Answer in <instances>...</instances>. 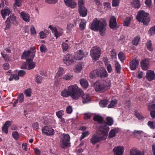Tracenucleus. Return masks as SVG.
<instances>
[{"label": "nucleus", "instance_id": "obj_15", "mask_svg": "<svg viewBox=\"0 0 155 155\" xmlns=\"http://www.w3.org/2000/svg\"><path fill=\"white\" fill-rule=\"evenodd\" d=\"M74 57L77 60H81L85 57L84 53L82 50H79L75 53Z\"/></svg>", "mask_w": 155, "mask_h": 155}, {"label": "nucleus", "instance_id": "obj_22", "mask_svg": "<svg viewBox=\"0 0 155 155\" xmlns=\"http://www.w3.org/2000/svg\"><path fill=\"white\" fill-rule=\"evenodd\" d=\"M49 28H50L52 33L54 34L55 36L56 37V38H57L58 37L62 35L63 34L62 32L61 31L58 32L57 31L56 28L53 27L51 25H50L49 26Z\"/></svg>", "mask_w": 155, "mask_h": 155}, {"label": "nucleus", "instance_id": "obj_12", "mask_svg": "<svg viewBox=\"0 0 155 155\" xmlns=\"http://www.w3.org/2000/svg\"><path fill=\"white\" fill-rule=\"evenodd\" d=\"M42 133L43 134L47 136H51L54 134V130L51 127L48 126H45L42 129Z\"/></svg>", "mask_w": 155, "mask_h": 155}, {"label": "nucleus", "instance_id": "obj_25", "mask_svg": "<svg viewBox=\"0 0 155 155\" xmlns=\"http://www.w3.org/2000/svg\"><path fill=\"white\" fill-rule=\"evenodd\" d=\"M130 155H143L144 153L137 150L136 148L134 147L131 148L130 151Z\"/></svg>", "mask_w": 155, "mask_h": 155}, {"label": "nucleus", "instance_id": "obj_30", "mask_svg": "<svg viewBox=\"0 0 155 155\" xmlns=\"http://www.w3.org/2000/svg\"><path fill=\"white\" fill-rule=\"evenodd\" d=\"M87 22L84 19L81 20V22L79 25V28L80 30L83 31L85 28Z\"/></svg>", "mask_w": 155, "mask_h": 155}, {"label": "nucleus", "instance_id": "obj_35", "mask_svg": "<svg viewBox=\"0 0 155 155\" xmlns=\"http://www.w3.org/2000/svg\"><path fill=\"white\" fill-rule=\"evenodd\" d=\"M140 39V37L139 36H137L134 37L132 41V44L135 46H137L139 43Z\"/></svg>", "mask_w": 155, "mask_h": 155}, {"label": "nucleus", "instance_id": "obj_60", "mask_svg": "<svg viewBox=\"0 0 155 155\" xmlns=\"http://www.w3.org/2000/svg\"><path fill=\"white\" fill-rule=\"evenodd\" d=\"M1 55L2 57L4 58L5 61H9V58H8V56L6 54H5L3 52L1 53Z\"/></svg>", "mask_w": 155, "mask_h": 155}, {"label": "nucleus", "instance_id": "obj_62", "mask_svg": "<svg viewBox=\"0 0 155 155\" xmlns=\"http://www.w3.org/2000/svg\"><path fill=\"white\" fill-rule=\"evenodd\" d=\"M39 34L40 38L41 39H44L46 37V34L43 31H40Z\"/></svg>", "mask_w": 155, "mask_h": 155}, {"label": "nucleus", "instance_id": "obj_54", "mask_svg": "<svg viewBox=\"0 0 155 155\" xmlns=\"http://www.w3.org/2000/svg\"><path fill=\"white\" fill-rule=\"evenodd\" d=\"M154 124V123L153 121H149L148 122L147 125L151 129H155V126Z\"/></svg>", "mask_w": 155, "mask_h": 155}, {"label": "nucleus", "instance_id": "obj_17", "mask_svg": "<svg viewBox=\"0 0 155 155\" xmlns=\"http://www.w3.org/2000/svg\"><path fill=\"white\" fill-rule=\"evenodd\" d=\"M81 96L82 99V103L83 104L89 103L91 100V97L89 94H84L83 91V93L80 96Z\"/></svg>", "mask_w": 155, "mask_h": 155}, {"label": "nucleus", "instance_id": "obj_61", "mask_svg": "<svg viewBox=\"0 0 155 155\" xmlns=\"http://www.w3.org/2000/svg\"><path fill=\"white\" fill-rule=\"evenodd\" d=\"M84 2L83 0H78V8L84 6Z\"/></svg>", "mask_w": 155, "mask_h": 155}, {"label": "nucleus", "instance_id": "obj_21", "mask_svg": "<svg viewBox=\"0 0 155 155\" xmlns=\"http://www.w3.org/2000/svg\"><path fill=\"white\" fill-rule=\"evenodd\" d=\"M138 60L133 59L130 63V67L131 70H135L139 65Z\"/></svg>", "mask_w": 155, "mask_h": 155}, {"label": "nucleus", "instance_id": "obj_57", "mask_svg": "<svg viewBox=\"0 0 155 155\" xmlns=\"http://www.w3.org/2000/svg\"><path fill=\"white\" fill-rule=\"evenodd\" d=\"M76 71L77 72H80L82 69V66L80 64H78L75 68Z\"/></svg>", "mask_w": 155, "mask_h": 155}, {"label": "nucleus", "instance_id": "obj_53", "mask_svg": "<svg viewBox=\"0 0 155 155\" xmlns=\"http://www.w3.org/2000/svg\"><path fill=\"white\" fill-rule=\"evenodd\" d=\"M25 93L26 97H30L31 96V91L30 88H28L25 90Z\"/></svg>", "mask_w": 155, "mask_h": 155}, {"label": "nucleus", "instance_id": "obj_6", "mask_svg": "<svg viewBox=\"0 0 155 155\" xmlns=\"http://www.w3.org/2000/svg\"><path fill=\"white\" fill-rule=\"evenodd\" d=\"M70 137L68 134H63L60 140V145L62 148H65L70 145Z\"/></svg>", "mask_w": 155, "mask_h": 155}, {"label": "nucleus", "instance_id": "obj_20", "mask_svg": "<svg viewBox=\"0 0 155 155\" xmlns=\"http://www.w3.org/2000/svg\"><path fill=\"white\" fill-rule=\"evenodd\" d=\"M20 15L21 18L24 21L27 22H29L30 21V16L29 14L23 12L20 13Z\"/></svg>", "mask_w": 155, "mask_h": 155}, {"label": "nucleus", "instance_id": "obj_45", "mask_svg": "<svg viewBox=\"0 0 155 155\" xmlns=\"http://www.w3.org/2000/svg\"><path fill=\"white\" fill-rule=\"evenodd\" d=\"M117 101L116 100H112L108 106V108H112L115 107V104L117 103Z\"/></svg>", "mask_w": 155, "mask_h": 155}, {"label": "nucleus", "instance_id": "obj_11", "mask_svg": "<svg viewBox=\"0 0 155 155\" xmlns=\"http://www.w3.org/2000/svg\"><path fill=\"white\" fill-rule=\"evenodd\" d=\"M94 73L97 76L101 78H106L108 76L106 70L104 68L97 69L94 71Z\"/></svg>", "mask_w": 155, "mask_h": 155}, {"label": "nucleus", "instance_id": "obj_64", "mask_svg": "<svg viewBox=\"0 0 155 155\" xmlns=\"http://www.w3.org/2000/svg\"><path fill=\"white\" fill-rule=\"evenodd\" d=\"M107 69L109 73H110L112 71L111 65L110 64H107Z\"/></svg>", "mask_w": 155, "mask_h": 155}, {"label": "nucleus", "instance_id": "obj_7", "mask_svg": "<svg viewBox=\"0 0 155 155\" xmlns=\"http://www.w3.org/2000/svg\"><path fill=\"white\" fill-rule=\"evenodd\" d=\"M101 54V49L99 47H93L90 51V55L92 59L95 61L100 58Z\"/></svg>", "mask_w": 155, "mask_h": 155}, {"label": "nucleus", "instance_id": "obj_55", "mask_svg": "<svg viewBox=\"0 0 155 155\" xmlns=\"http://www.w3.org/2000/svg\"><path fill=\"white\" fill-rule=\"evenodd\" d=\"M89 134V132L88 131H86L83 132L81 137V139H83L86 137Z\"/></svg>", "mask_w": 155, "mask_h": 155}, {"label": "nucleus", "instance_id": "obj_8", "mask_svg": "<svg viewBox=\"0 0 155 155\" xmlns=\"http://www.w3.org/2000/svg\"><path fill=\"white\" fill-rule=\"evenodd\" d=\"M17 23L16 17L13 14H11L9 17L7 18L5 21L6 27L5 30L8 29L11 26V23L15 25Z\"/></svg>", "mask_w": 155, "mask_h": 155}, {"label": "nucleus", "instance_id": "obj_2", "mask_svg": "<svg viewBox=\"0 0 155 155\" xmlns=\"http://www.w3.org/2000/svg\"><path fill=\"white\" fill-rule=\"evenodd\" d=\"M109 128L107 125L100 126L97 132V135H93L90 139V142L93 145L99 142L100 141L105 140L109 130Z\"/></svg>", "mask_w": 155, "mask_h": 155}, {"label": "nucleus", "instance_id": "obj_13", "mask_svg": "<svg viewBox=\"0 0 155 155\" xmlns=\"http://www.w3.org/2000/svg\"><path fill=\"white\" fill-rule=\"evenodd\" d=\"M109 25L110 28L113 30H117L118 27L117 25L116 18L113 16L111 17L109 22Z\"/></svg>", "mask_w": 155, "mask_h": 155}, {"label": "nucleus", "instance_id": "obj_52", "mask_svg": "<svg viewBox=\"0 0 155 155\" xmlns=\"http://www.w3.org/2000/svg\"><path fill=\"white\" fill-rule=\"evenodd\" d=\"M56 115L59 118H62V116L64 114V111L62 110L59 111L56 113Z\"/></svg>", "mask_w": 155, "mask_h": 155}, {"label": "nucleus", "instance_id": "obj_41", "mask_svg": "<svg viewBox=\"0 0 155 155\" xmlns=\"http://www.w3.org/2000/svg\"><path fill=\"white\" fill-rule=\"evenodd\" d=\"M107 104V100H102L99 102L100 105L101 107H106Z\"/></svg>", "mask_w": 155, "mask_h": 155}, {"label": "nucleus", "instance_id": "obj_4", "mask_svg": "<svg viewBox=\"0 0 155 155\" xmlns=\"http://www.w3.org/2000/svg\"><path fill=\"white\" fill-rule=\"evenodd\" d=\"M110 83L109 81L107 82L97 81L94 84V87L95 90L100 93L104 92L109 89Z\"/></svg>", "mask_w": 155, "mask_h": 155}, {"label": "nucleus", "instance_id": "obj_28", "mask_svg": "<svg viewBox=\"0 0 155 155\" xmlns=\"http://www.w3.org/2000/svg\"><path fill=\"white\" fill-rule=\"evenodd\" d=\"M118 132V130L116 129H112L110 131L109 134L108 138H111L114 137L116 135V133Z\"/></svg>", "mask_w": 155, "mask_h": 155}, {"label": "nucleus", "instance_id": "obj_56", "mask_svg": "<svg viewBox=\"0 0 155 155\" xmlns=\"http://www.w3.org/2000/svg\"><path fill=\"white\" fill-rule=\"evenodd\" d=\"M62 48L63 51H66L68 48V45L65 42H63L62 44Z\"/></svg>", "mask_w": 155, "mask_h": 155}, {"label": "nucleus", "instance_id": "obj_3", "mask_svg": "<svg viewBox=\"0 0 155 155\" xmlns=\"http://www.w3.org/2000/svg\"><path fill=\"white\" fill-rule=\"evenodd\" d=\"M107 25L105 20L95 18L91 24L90 28L92 31H99L100 35L104 36L105 35Z\"/></svg>", "mask_w": 155, "mask_h": 155}, {"label": "nucleus", "instance_id": "obj_37", "mask_svg": "<svg viewBox=\"0 0 155 155\" xmlns=\"http://www.w3.org/2000/svg\"><path fill=\"white\" fill-rule=\"evenodd\" d=\"M28 69H34L35 66L36 64L34 62L32 61L27 62Z\"/></svg>", "mask_w": 155, "mask_h": 155}, {"label": "nucleus", "instance_id": "obj_32", "mask_svg": "<svg viewBox=\"0 0 155 155\" xmlns=\"http://www.w3.org/2000/svg\"><path fill=\"white\" fill-rule=\"evenodd\" d=\"M93 120L95 121H96L99 123H101L103 120V118L102 117L99 115H97L94 117Z\"/></svg>", "mask_w": 155, "mask_h": 155}, {"label": "nucleus", "instance_id": "obj_5", "mask_svg": "<svg viewBox=\"0 0 155 155\" xmlns=\"http://www.w3.org/2000/svg\"><path fill=\"white\" fill-rule=\"evenodd\" d=\"M148 14L143 11H139L136 17V19L139 22L141 21L144 25H147L150 20Z\"/></svg>", "mask_w": 155, "mask_h": 155}, {"label": "nucleus", "instance_id": "obj_9", "mask_svg": "<svg viewBox=\"0 0 155 155\" xmlns=\"http://www.w3.org/2000/svg\"><path fill=\"white\" fill-rule=\"evenodd\" d=\"M35 56V51L31 52L28 50L26 51H24L21 57L22 59L28 58L26 60L27 62L32 61Z\"/></svg>", "mask_w": 155, "mask_h": 155}, {"label": "nucleus", "instance_id": "obj_36", "mask_svg": "<svg viewBox=\"0 0 155 155\" xmlns=\"http://www.w3.org/2000/svg\"><path fill=\"white\" fill-rule=\"evenodd\" d=\"M134 114L137 118L139 120H144V117L140 113L138 112L137 110H135Z\"/></svg>", "mask_w": 155, "mask_h": 155}, {"label": "nucleus", "instance_id": "obj_29", "mask_svg": "<svg viewBox=\"0 0 155 155\" xmlns=\"http://www.w3.org/2000/svg\"><path fill=\"white\" fill-rule=\"evenodd\" d=\"M131 4L133 7L135 8H139L141 6L139 0H133Z\"/></svg>", "mask_w": 155, "mask_h": 155}, {"label": "nucleus", "instance_id": "obj_10", "mask_svg": "<svg viewBox=\"0 0 155 155\" xmlns=\"http://www.w3.org/2000/svg\"><path fill=\"white\" fill-rule=\"evenodd\" d=\"M74 60L75 58L73 55L67 54L64 57L63 61L66 65H69L74 62Z\"/></svg>", "mask_w": 155, "mask_h": 155}, {"label": "nucleus", "instance_id": "obj_23", "mask_svg": "<svg viewBox=\"0 0 155 155\" xmlns=\"http://www.w3.org/2000/svg\"><path fill=\"white\" fill-rule=\"evenodd\" d=\"M87 9L84 6L78 8V12L81 16L86 17L87 14Z\"/></svg>", "mask_w": 155, "mask_h": 155}, {"label": "nucleus", "instance_id": "obj_58", "mask_svg": "<svg viewBox=\"0 0 155 155\" xmlns=\"http://www.w3.org/2000/svg\"><path fill=\"white\" fill-rule=\"evenodd\" d=\"M72 108L71 106H68L66 109V112L68 114H71L72 112Z\"/></svg>", "mask_w": 155, "mask_h": 155}, {"label": "nucleus", "instance_id": "obj_40", "mask_svg": "<svg viewBox=\"0 0 155 155\" xmlns=\"http://www.w3.org/2000/svg\"><path fill=\"white\" fill-rule=\"evenodd\" d=\"M19 79V78L18 75L16 74H11L9 79V81H11L13 80H18Z\"/></svg>", "mask_w": 155, "mask_h": 155}, {"label": "nucleus", "instance_id": "obj_49", "mask_svg": "<svg viewBox=\"0 0 155 155\" xmlns=\"http://www.w3.org/2000/svg\"><path fill=\"white\" fill-rule=\"evenodd\" d=\"M17 99L19 103H22L24 100V96L23 94L22 93L20 94L18 97Z\"/></svg>", "mask_w": 155, "mask_h": 155}, {"label": "nucleus", "instance_id": "obj_63", "mask_svg": "<svg viewBox=\"0 0 155 155\" xmlns=\"http://www.w3.org/2000/svg\"><path fill=\"white\" fill-rule=\"evenodd\" d=\"M125 37L124 36L121 35L118 40V42L121 43H124L125 40Z\"/></svg>", "mask_w": 155, "mask_h": 155}, {"label": "nucleus", "instance_id": "obj_14", "mask_svg": "<svg viewBox=\"0 0 155 155\" xmlns=\"http://www.w3.org/2000/svg\"><path fill=\"white\" fill-rule=\"evenodd\" d=\"M124 149L123 146H119L115 147L113 149V151L114 152V155H122Z\"/></svg>", "mask_w": 155, "mask_h": 155}, {"label": "nucleus", "instance_id": "obj_39", "mask_svg": "<svg viewBox=\"0 0 155 155\" xmlns=\"http://www.w3.org/2000/svg\"><path fill=\"white\" fill-rule=\"evenodd\" d=\"M130 21L131 18L130 17H127L124 21L123 25L124 26H128L130 24Z\"/></svg>", "mask_w": 155, "mask_h": 155}, {"label": "nucleus", "instance_id": "obj_26", "mask_svg": "<svg viewBox=\"0 0 155 155\" xmlns=\"http://www.w3.org/2000/svg\"><path fill=\"white\" fill-rule=\"evenodd\" d=\"M140 64L142 69L146 70L148 69L149 62L147 59H145L142 60Z\"/></svg>", "mask_w": 155, "mask_h": 155}, {"label": "nucleus", "instance_id": "obj_19", "mask_svg": "<svg viewBox=\"0 0 155 155\" xmlns=\"http://www.w3.org/2000/svg\"><path fill=\"white\" fill-rule=\"evenodd\" d=\"M66 5L71 8H73L75 7L77 3L74 0H64Z\"/></svg>", "mask_w": 155, "mask_h": 155}, {"label": "nucleus", "instance_id": "obj_47", "mask_svg": "<svg viewBox=\"0 0 155 155\" xmlns=\"http://www.w3.org/2000/svg\"><path fill=\"white\" fill-rule=\"evenodd\" d=\"M40 49L41 53H45L48 51L46 46L44 44H42L40 47Z\"/></svg>", "mask_w": 155, "mask_h": 155}, {"label": "nucleus", "instance_id": "obj_50", "mask_svg": "<svg viewBox=\"0 0 155 155\" xmlns=\"http://www.w3.org/2000/svg\"><path fill=\"white\" fill-rule=\"evenodd\" d=\"M42 77L41 76L37 74L36 75V81L38 84H41L42 80Z\"/></svg>", "mask_w": 155, "mask_h": 155}, {"label": "nucleus", "instance_id": "obj_34", "mask_svg": "<svg viewBox=\"0 0 155 155\" xmlns=\"http://www.w3.org/2000/svg\"><path fill=\"white\" fill-rule=\"evenodd\" d=\"M106 125L108 127L107 125L109 126H111L114 123L113 119L112 118L110 117H107L106 118Z\"/></svg>", "mask_w": 155, "mask_h": 155}, {"label": "nucleus", "instance_id": "obj_1", "mask_svg": "<svg viewBox=\"0 0 155 155\" xmlns=\"http://www.w3.org/2000/svg\"><path fill=\"white\" fill-rule=\"evenodd\" d=\"M83 93V91L74 84L69 86L68 89H64L61 92V95L64 97L71 96L74 100H77Z\"/></svg>", "mask_w": 155, "mask_h": 155}, {"label": "nucleus", "instance_id": "obj_42", "mask_svg": "<svg viewBox=\"0 0 155 155\" xmlns=\"http://www.w3.org/2000/svg\"><path fill=\"white\" fill-rule=\"evenodd\" d=\"M64 73V70L63 68L60 67L57 72V75L58 77H61Z\"/></svg>", "mask_w": 155, "mask_h": 155}, {"label": "nucleus", "instance_id": "obj_44", "mask_svg": "<svg viewBox=\"0 0 155 155\" xmlns=\"http://www.w3.org/2000/svg\"><path fill=\"white\" fill-rule=\"evenodd\" d=\"M73 75L69 73L65 74L62 78L65 80H70L72 78Z\"/></svg>", "mask_w": 155, "mask_h": 155}, {"label": "nucleus", "instance_id": "obj_33", "mask_svg": "<svg viewBox=\"0 0 155 155\" xmlns=\"http://www.w3.org/2000/svg\"><path fill=\"white\" fill-rule=\"evenodd\" d=\"M147 49L150 51H153V48L152 47V43L151 40H148L146 44Z\"/></svg>", "mask_w": 155, "mask_h": 155}, {"label": "nucleus", "instance_id": "obj_16", "mask_svg": "<svg viewBox=\"0 0 155 155\" xmlns=\"http://www.w3.org/2000/svg\"><path fill=\"white\" fill-rule=\"evenodd\" d=\"M11 11L8 8L5 7V8L1 11V13L4 20H5L7 16L11 13Z\"/></svg>", "mask_w": 155, "mask_h": 155}, {"label": "nucleus", "instance_id": "obj_46", "mask_svg": "<svg viewBox=\"0 0 155 155\" xmlns=\"http://www.w3.org/2000/svg\"><path fill=\"white\" fill-rule=\"evenodd\" d=\"M13 137L15 140H18L19 137V135L18 132L16 131H14L12 134Z\"/></svg>", "mask_w": 155, "mask_h": 155}, {"label": "nucleus", "instance_id": "obj_27", "mask_svg": "<svg viewBox=\"0 0 155 155\" xmlns=\"http://www.w3.org/2000/svg\"><path fill=\"white\" fill-rule=\"evenodd\" d=\"M80 84L82 87L84 89H86L88 86V81L85 79H82L80 81Z\"/></svg>", "mask_w": 155, "mask_h": 155}, {"label": "nucleus", "instance_id": "obj_38", "mask_svg": "<svg viewBox=\"0 0 155 155\" xmlns=\"http://www.w3.org/2000/svg\"><path fill=\"white\" fill-rule=\"evenodd\" d=\"M77 20H75L74 21V24H68L67 25V29L69 30H71L72 29V28L74 27H75L77 23Z\"/></svg>", "mask_w": 155, "mask_h": 155}, {"label": "nucleus", "instance_id": "obj_48", "mask_svg": "<svg viewBox=\"0 0 155 155\" xmlns=\"http://www.w3.org/2000/svg\"><path fill=\"white\" fill-rule=\"evenodd\" d=\"M148 33L150 36L152 35L155 34V25L151 27L148 31Z\"/></svg>", "mask_w": 155, "mask_h": 155}, {"label": "nucleus", "instance_id": "obj_51", "mask_svg": "<svg viewBox=\"0 0 155 155\" xmlns=\"http://www.w3.org/2000/svg\"><path fill=\"white\" fill-rule=\"evenodd\" d=\"M120 0H112V5L113 7H117L119 5Z\"/></svg>", "mask_w": 155, "mask_h": 155}, {"label": "nucleus", "instance_id": "obj_24", "mask_svg": "<svg viewBox=\"0 0 155 155\" xmlns=\"http://www.w3.org/2000/svg\"><path fill=\"white\" fill-rule=\"evenodd\" d=\"M11 125V122L7 121L5 122L3 126L2 127V131L6 134H7L8 132V128Z\"/></svg>", "mask_w": 155, "mask_h": 155}, {"label": "nucleus", "instance_id": "obj_43", "mask_svg": "<svg viewBox=\"0 0 155 155\" xmlns=\"http://www.w3.org/2000/svg\"><path fill=\"white\" fill-rule=\"evenodd\" d=\"M119 59L120 60L122 63L124 62L125 59V57L123 53L121 52H120L118 54Z\"/></svg>", "mask_w": 155, "mask_h": 155}, {"label": "nucleus", "instance_id": "obj_31", "mask_svg": "<svg viewBox=\"0 0 155 155\" xmlns=\"http://www.w3.org/2000/svg\"><path fill=\"white\" fill-rule=\"evenodd\" d=\"M115 68L116 72L118 74H120L121 67L120 64L118 61H116L115 63Z\"/></svg>", "mask_w": 155, "mask_h": 155}, {"label": "nucleus", "instance_id": "obj_18", "mask_svg": "<svg viewBox=\"0 0 155 155\" xmlns=\"http://www.w3.org/2000/svg\"><path fill=\"white\" fill-rule=\"evenodd\" d=\"M146 78L149 81L155 79V74L154 71L151 70L148 71L147 72Z\"/></svg>", "mask_w": 155, "mask_h": 155}, {"label": "nucleus", "instance_id": "obj_59", "mask_svg": "<svg viewBox=\"0 0 155 155\" xmlns=\"http://www.w3.org/2000/svg\"><path fill=\"white\" fill-rule=\"evenodd\" d=\"M58 0H45V2L48 4H54L56 3Z\"/></svg>", "mask_w": 155, "mask_h": 155}]
</instances>
